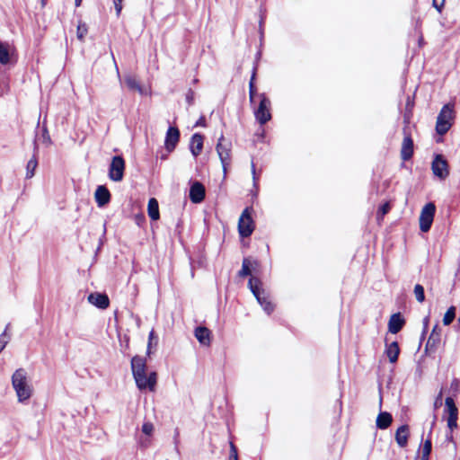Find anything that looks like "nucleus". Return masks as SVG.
Here are the masks:
<instances>
[{"mask_svg": "<svg viewBox=\"0 0 460 460\" xmlns=\"http://www.w3.org/2000/svg\"><path fill=\"white\" fill-rule=\"evenodd\" d=\"M441 404H442V390L439 392V394L435 401L434 406H435V408H438Z\"/></svg>", "mask_w": 460, "mask_h": 460, "instance_id": "ea45409f", "label": "nucleus"}, {"mask_svg": "<svg viewBox=\"0 0 460 460\" xmlns=\"http://www.w3.org/2000/svg\"><path fill=\"white\" fill-rule=\"evenodd\" d=\"M12 386L21 403L28 402L33 394V386L28 372L24 368L16 369L12 376Z\"/></svg>", "mask_w": 460, "mask_h": 460, "instance_id": "f03ea898", "label": "nucleus"}, {"mask_svg": "<svg viewBox=\"0 0 460 460\" xmlns=\"http://www.w3.org/2000/svg\"><path fill=\"white\" fill-rule=\"evenodd\" d=\"M88 302L99 308H106L109 305V298L105 294L92 293L88 296Z\"/></svg>", "mask_w": 460, "mask_h": 460, "instance_id": "f3484780", "label": "nucleus"}, {"mask_svg": "<svg viewBox=\"0 0 460 460\" xmlns=\"http://www.w3.org/2000/svg\"><path fill=\"white\" fill-rule=\"evenodd\" d=\"M141 430L145 435L152 436L155 430V426L152 422L146 421L143 423Z\"/></svg>", "mask_w": 460, "mask_h": 460, "instance_id": "473e14b6", "label": "nucleus"}, {"mask_svg": "<svg viewBox=\"0 0 460 460\" xmlns=\"http://www.w3.org/2000/svg\"><path fill=\"white\" fill-rule=\"evenodd\" d=\"M252 208H246L241 214L238 221V232L242 237L250 236L254 230V222L252 217Z\"/></svg>", "mask_w": 460, "mask_h": 460, "instance_id": "0eeeda50", "label": "nucleus"}, {"mask_svg": "<svg viewBox=\"0 0 460 460\" xmlns=\"http://www.w3.org/2000/svg\"><path fill=\"white\" fill-rule=\"evenodd\" d=\"M436 212V207L432 202L426 204L420 215V228L423 233H427L433 223L434 216Z\"/></svg>", "mask_w": 460, "mask_h": 460, "instance_id": "6e6552de", "label": "nucleus"}, {"mask_svg": "<svg viewBox=\"0 0 460 460\" xmlns=\"http://www.w3.org/2000/svg\"><path fill=\"white\" fill-rule=\"evenodd\" d=\"M38 162L35 157L31 158L26 165V178L31 179L34 176Z\"/></svg>", "mask_w": 460, "mask_h": 460, "instance_id": "c85d7f7f", "label": "nucleus"}, {"mask_svg": "<svg viewBox=\"0 0 460 460\" xmlns=\"http://www.w3.org/2000/svg\"><path fill=\"white\" fill-rule=\"evenodd\" d=\"M157 342H158V338L155 334L154 330H152L149 332V336H148L147 349H146L147 357L151 356V354L153 353V349L156 347Z\"/></svg>", "mask_w": 460, "mask_h": 460, "instance_id": "cd10ccee", "label": "nucleus"}, {"mask_svg": "<svg viewBox=\"0 0 460 460\" xmlns=\"http://www.w3.org/2000/svg\"><path fill=\"white\" fill-rule=\"evenodd\" d=\"M195 337L202 345L208 346L210 344V331L206 327H198L195 330Z\"/></svg>", "mask_w": 460, "mask_h": 460, "instance_id": "4be33fe9", "label": "nucleus"}, {"mask_svg": "<svg viewBox=\"0 0 460 460\" xmlns=\"http://www.w3.org/2000/svg\"><path fill=\"white\" fill-rule=\"evenodd\" d=\"M410 435L409 427L402 425L399 427L395 432V440L399 447H404L408 443V438Z\"/></svg>", "mask_w": 460, "mask_h": 460, "instance_id": "aec40b11", "label": "nucleus"}, {"mask_svg": "<svg viewBox=\"0 0 460 460\" xmlns=\"http://www.w3.org/2000/svg\"><path fill=\"white\" fill-rule=\"evenodd\" d=\"M388 337H385V354L387 356L389 362L394 364L397 361L400 354V348L396 341H391L388 343Z\"/></svg>", "mask_w": 460, "mask_h": 460, "instance_id": "4468645a", "label": "nucleus"}, {"mask_svg": "<svg viewBox=\"0 0 460 460\" xmlns=\"http://www.w3.org/2000/svg\"><path fill=\"white\" fill-rule=\"evenodd\" d=\"M431 169L433 174L440 180H445L448 174V164L441 155H437L432 162Z\"/></svg>", "mask_w": 460, "mask_h": 460, "instance_id": "9b49d317", "label": "nucleus"}, {"mask_svg": "<svg viewBox=\"0 0 460 460\" xmlns=\"http://www.w3.org/2000/svg\"><path fill=\"white\" fill-rule=\"evenodd\" d=\"M443 419L447 421V426L448 429V432L447 433V440L456 445L453 432L458 427V409L452 397H447L445 400Z\"/></svg>", "mask_w": 460, "mask_h": 460, "instance_id": "7ed1b4c3", "label": "nucleus"}, {"mask_svg": "<svg viewBox=\"0 0 460 460\" xmlns=\"http://www.w3.org/2000/svg\"><path fill=\"white\" fill-rule=\"evenodd\" d=\"M413 155V141L410 136H405L402 140L401 156L402 159L409 160Z\"/></svg>", "mask_w": 460, "mask_h": 460, "instance_id": "a211bd4d", "label": "nucleus"}, {"mask_svg": "<svg viewBox=\"0 0 460 460\" xmlns=\"http://www.w3.org/2000/svg\"><path fill=\"white\" fill-rule=\"evenodd\" d=\"M131 371L139 390L154 392L156 386L157 375L155 371L147 372L146 359L141 356H135L131 359Z\"/></svg>", "mask_w": 460, "mask_h": 460, "instance_id": "f257e3e1", "label": "nucleus"}, {"mask_svg": "<svg viewBox=\"0 0 460 460\" xmlns=\"http://www.w3.org/2000/svg\"><path fill=\"white\" fill-rule=\"evenodd\" d=\"M393 421L392 415L389 412H380L376 418V427L380 429H387Z\"/></svg>", "mask_w": 460, "mask_h": 460, "instance_id": "5701e85b", "label": "nucleus"}, {"mask_svg": "<svg viewBox=\"0 0 460 460\" xmlns=\"http://www.w3.org/2000/svg\"><path fill=\"white\" fill-rule=\"evenodd\" d=\"M114 6L116 10V14L119 16L122 10V0H114Z\"/></svg>", "mask_w": 460, "mask_h": 460, "instance_id": "e433bc0d", "label": "nucleus"}, {"mask_svg": "<svg viewBox=\"0 0 460 460\" xmlns=\"http://www.w3.org/2000/svg\"><path fill=\"white\" fill-rule=\"evenodd\" d=\"M229 460H238V455L235 446L230 443V457Z\"/></svg>", "mask_w": 460, "mask_h": 460, "instance_id": "c9c22d12", "label": "nucleus"}, {"mask_svg": "<svg viewBox=\"0 0 460 460\" xmlns=\"http://www.w3.org/2000/svg\"><path fill=\"white\" fill-rule=\"evenodd\" d=\"M203 148V137L196 133L191 137L190 150L194 157H197L202 151Z\"/></svg>", "mask_w": 460, "mask_h": 460, "instance_id": "6ab92c4d", "label": "nucleus"}, {"mask_svg": "<svg viewBox=\"0 0 460 460\" xmlns=\"http://www.w3.org/2000/svg\"><path fill=\"white\" fill-rule=\"evenodd\" d=\"M124 82L128 89L137 91L141 95L150 94V90L143 87L133 75H126L124 77Z\"/></svg>", "mask_w": 460, "mask_h": 460, "instance_id": "2eb2a0df", "label": "nucleus"}, {"mask_svg": "<svg viewBox=\"0 0 460 460\" xmlns=\"http://www.w3.org/2000/svg\"><path fill=\"white\" fill-rule=\"evenodd\" d=\"M147 213L152 220H158L160 217L158 201L152 198L148 200Z\"/></svg>", "mask_w": 460, "mask_h": 460, "instance_id": "b1692460", "label": "nucleus"}, {"mask_svg": "<svg viewBox=\"0 0 460 460\" xmlns=\"http://www.w3.org/2000/svg\"><path fill=\"white\" fill-rule=\"evenodd\" d=\"M42 140L43 143H45L47 146L50 145L51 143L50 137L46 128L43 130Z\"/></svg>", "mask_w": 460, "mask_h": 460, "instance_id": "58836bf2", "label": "nucleus"}, {"mask_svg": "<svg viewBox=\"0 0 460 460\" xmlns=\"http://www.w3.org/2000/svg\"><path fill=\"white\" fill-rule=\"evenodd\" d=\"M459 323H460V318H459Z\"/></svg>", "mask_w": 460, "mask_h": 460, "instance_id": "864d4df0", "label": "nucleus"}, {"mask_svg": "<svg viewBox=\"0 0 460 460\" xmlns=\"http://www.w3.org/2000/svg\"><path fill=\"white\" fill-rule=\"evenodd\" d=\"M205 198V188L199 182H194L190 189V199L191 202L198 204L200 203Z\"/></svg>", "mask_w": 460, "mask_h": 460, "instance_id": "ddd939ff", "label": "nucleus"}, {"mask_svg": "<svg viewBox=\"0 0 460 460\" xmlns=\"http://www.w3.org/2000/svg\"><path fill=\"white\" fill-rule=\"evenodd\" d=\"M445 0H433V6L440 12L442 7L444 6Z\"/></svg>", "mask_w": 460, "mask_h": 460, "instance_id": "4c0bfd02", "label": "nucleus"}, {"mask_svg": "<svg viewBox=\"0 0 460 460\" xmlns=\"http://www.w3.org/2000/svg\"><path fill=\"white\" fill-rule=\"evenodd\" d=\"M125 161L119 156H114L109 168V178L113 181H120L123 179Z\"/></svg>", "mask_w": 460, "mask_h": 460, "instance_id": "9d476101", "label": "nucleus"}, {"mask_svg": "<svg viewBox=\"0 0 460 460\" xmlns=\"http://www.w3.org/2000/svg\"><path fill=\"white\" fill-rule=\"evenodd\" d=\"M455 314H456V309H455V307L452 306L447 310L444 316H455Z\"/></svg>", "mask_w": 460, "mask_h": 460, "instance_id": "a19ab883", "label": "nucleus"}, {"mask_svg": "<svg viewBox=\"0 0 460 460\" xmlns=\"http://www.w3.org/2000/svg\"><path fill=\"white\" fill-rule=\"evenodd\" d=\"M459 382L457 380H454L451 384V388L455 391H458Z\"/></svg>", "mask_w": 460, "mask_h": 460, "instance_id": "37998d69", "label": "nucleus"}, {"mask_svg": "<svg viewBox=\"0 0 460 460\" xmlns=\"http://www.w3.org/2000/svg\"><path fill=\"white\" fill-rule=\"evenodd\" d=\"M424 323V327H425V328H429V319L425 318V320H424V323Z\"/></svg>", "mask_w": 460, "mask_h": 460, "instance_id": "de8ad7c7", "label": "nucleus"}, {"mask_svg": "<svg viewBox=\"0 0 460 460\" xmlns=\"http://www.w3.org/2000/svg\"><path fill=\"white\" fill-rule=\"evenodd\" d=\"M75 5L79 6L82 3V0H75Z\"/></svg>", "mask_w": 460, "mask_h": 460, "instance_id": "09e8293b", "label": "nucleus"}, {"mask_svg": "<svg viewBox=\"0 0 460 460\" xmlns=\"http://www.w3.org/2000/svg\"><path fill=\"white\" fill-rule=\"evenodd\" d=\"M231 148L232 144L228 141H226L224 137L221 136L217 145V153L221 161L223 171L225 173L226 172V168L231 162Z\"/></svg>", "mask_w": 460, "mask_h": 460, "instance_id": "1a4fd4ad", "label": "nucleus"}, {"mask_svg": "<svg viewBox=\"0 0 460 460\" xmlns=\"http://www.w3.org/2000/svg\"><path fill=\"white\" fill-rule=\"evenodd\" d=\"M9 340L10 336L7 334L6 331H4L0 336V352L5 348Z\"/></svg>", "mask_w": 460, "mask_h": 460, "instance_id": "72a5a7b5", "label": "nucleus"}, {"mask_svg": "<svg viewBox=\"0 0 460 460\" xmlns=\"http://www.w3.org/2000/svg\"><path fill=\"white\" fill-rule=\"evenodd\" d=\"M453 320H454V318H442V323L444 326H447V325L451 324Z\"/></svg>", "mask_w": 460, "mask_h": 460, "instance_id": "79ce46f5", "label": "nucleus"}, {"mask_svg": "<svg viewBox=\"0 0 460 460\" xmlns=\"http://www.w3.org/2000/svg\"><path fill=\"white\" fill-rule=\"evenodd\" d=\"M248 285L258 303L263 307L265 314H270L274 310V305L265 290L261 288V280L258 278L252 277Z\"/></svg>", "mask_w": 460, "mask_h": 460, "instance_id": "20e7f679", "label": "nucleus"}, {"mask_svg": "<svg viewBox=\"0 0 460 460\" xmlns=\"http://www.w3.org/2000/svg\"><path fill=\"white\" fill-rule=\"evenodd\" d=\"M390 210V205L388 202L382 205L377 211V217L381 218Z\"/></svg>", "mask_w": 460, "mask_h": 460, "instance_id": "f704fd0d", "label": "nucleus"}, {"mask_svg": "<svg viewBox=\"0 0 460 460\" xmlns=\"http://www.w3.org/2000/svg\"><path fill=\"white\" fill-rule=\"evenodd\" d=\"M453 118V105H444L437 118L436 130L438 134L444 135L449 130Z\"/></svg>", "mask_w": 460, "mask_h": 460, "instance_id": "39448f33", "label": "nucleus"}, {"mask_svg": "<svg viewBox=\"0 0 460 460\" xmlns=\"http://www.w3.org/2000/svg\"><path fill=\"white\" fill-rule=\"evenodd\" d=\"M180 139V131L177 128L170 127L167 130L164 146L168 153H171L174 150L176 145L178 144Z\"/></svg>", "mask_w": 460, "mask_h": 460, "instance_id": "f8f14e48", "label": "nucleus"}, {"mask_svg": "<svg viewBox=\"0 0 460 460\" xmlns=\"http://www.w3.org/2000/svg\"><path fill=\"white\" fill-rule=\"evenodd\" d=\"M405 322L403 318H390L388 323V331L390 333L395 334L402 328Z\"/></svg>", "mask_w": 460, "mask_h": 460, "instance_id": "393cba45", "label": "nucleus"}, {"mask_svg": "<svg viewBox=\"0 0 460 460\" xmlns=\"http://www.w3.org/2000/svg\"><path fill=\"white\" fill-rule=\"evenodd\" d=\"M256 76V68L253 69L250 84H249V95H250V102L253 104L255 102V99L258 98V94L256 93V88L254 85V80Z\"/></svg>", "mask_w": 460, "mask_h": 460, "instance_id": "bb28decb", "label": "nucleus"}, {"mask_svg": "<svg viewBox=\"0 0 460 460\" xmlns=\"http://www.w3.org/2000/svg\"><path fill=\"white\" fill-rule=\"evenodd\" d=\"M12 50L9 43L0 41V64L7 65L11 61Z\"/></svg>", "mask_w": 460, "mask_h": 460, "instance_id": "412c9836", "label": "nucleus"}, {"mask_svg": "<svg viewBox=\"0 0 460 460\" xmlns=\"http://www.w3.org/2000/svg\"><path fill=\"white\" fill-rule=\"evenodd\" d=\"M167 158V155H162V159H166Z\"/></svg>", "mask_w": 460, "mask_h": 460, "instance_id": "3c124183", "label": "nucleus"}, {"mask_svg": "<svg viewBox=\"0 0 460 460\" xmlns=\"http://www.w3.org/2000/svg\"><path fill=\"white\" fill-rule=\"evenodd\" d=\"M87 32H88L87 25L83 22H79L77 24V29H76L77 39L80 41H84V37L86 36Z\"/></svg>", "mask_w": 460, "mask_h": 460, "instance_id": "c756f323", "label": "nucleus"}, {"mask_svg": "<svg viewBox=\"0 0 460 460\" xmlns=\"http://www.w3.org/2000/svg\"><path fill=\"white\" fill-rule=\"evenodd\" d=\"M414 295L418 302L421 303L425 299L424 288L421 285L417 284L414 287Z\"/></svg>", "mask_w": 460, "mask_h": 460, "instance_id": "2f4dec72", "label": "nucleus"}, {"mask_svg": "<svg viewBox=\"0 0 460 460\" xmlns=\"http://www.w3.org/2000/svg\"><path fill=\"white\" fill-rule=\"evenodd\" d=\"M95 201L98 207H103L110 202L111 194L105 186H98L94 192Z\"/></svg>", "mask_w": 460, "mask_h": 460, "instance_id": "dca6fc26", "label": "nucleus"}, {"mask_svg": "<svg viewBox=\"0 0 460 460\" xmlns=\"http://www.w3.org/2000/svg\"><path fill=\"white\" fill-rule=\"evenodd\" d=\"M391 316L397 317V316H401V314H400V313H395V314H393Z\"/></svg>", "mask_w": 460, "mask_h": 460, "instance_id": "8fccbe9b", "label": "nucleus"}, {"mask_svg": "<svg viewBox=\"0 0 460 460\" xmlns=\"http://www.w3.org/2000/svg\"><path fill=\"white\" fill-rule=\"evenodd\" d=\"M260 100L258 107L254 108V116L257 121L263 125L271 119L270 114V101L265 93H259Z\"/></svg>", "mask_w": 460, "mask_h": 460, "instance_id": "423d86ee", "label": "nucleus"}, {"mask_svg": "<svg viewBox=\"0 0 460 460\" xmlns=\"http://www.w3.org/2000/svg\"><path fill=\"white\" fill-rule=\"evenodd\" d=\"M117 74H118V76L119 77V71L118 68H117Z\"/></svg>", "mask_w": 460, "mask_h": 460, "instance_id": "603ef678", "label": "nucleus"}, {"mask_svg": "<svg viewBox=\"0 0 460 460\" xmlns=\"http://www.w3.org/2000/svg\"><path fill=\"white\" fill-rule=\"evenodd\" d=\"M438 323H436L434 324L433 328H432V336L433 335H438Z\"/></svg>", "mask_w": 460, "mask_h": 460, "instance_id": "a18cd8bd", "label": "nucleus"}, {"mask_svg": "<svg viewBox=\"0 0 460 460\" xmlns=\"http://www.w3.org/2000/svg\"><path fill=\"white\" fill-rule=\"evenodd\" d=\"M252 177H253V181L256 180L255 178V165L253 163H252Z\"/></svg>", "mask_w": 460, "mask_h": 460, "instance_id": "49530a36", "label": "nucleus"}, {"mask_svg": "<svg viewBox=\"0 0 460 460\" xmlns=\"http://www.w3.org/2000/svg\"><path fill=\"white\" fill-rule=\"evenodd\" d=\"M431 440L428 438L420 448V460H429L431 452Z\"/></svg>", "mask_w": 460, "mask_h": 460, "instance_id": "a878e982", "label": "nucleus"}, {"mask_svg": "<svg viewBox=\"0 0 460 460\" xmlns=\"http://www.w3.org/2000/svg\"><path fill=\"white\" fill-rule=\"evenodd\" d=\"M251 265H252V261L249 259H246V258L243 259L242 269L239 271V276L245 277V276L250 275L251 274V269H250Z\"/></svg>", "mask_w": 460, "mask_h": 460, "instance_id": "7c9ffc66", "label": "nucleus"}, {"mask_svg": "<svg viewBox=\"0 0 460 460\" xmlns=\"http://www.w3.org/2000/svg\"><path fill=\"white\" fill-rule=\"evenodd\" d=\"M196 126H205V119L204 117H200L197 121Z\"/></svg>", "mask_w": 460, "mask_h": 460, "instance_id": "c03bdc74", "label": "nucleus"}]
</instances>
